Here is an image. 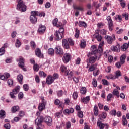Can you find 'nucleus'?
I'll use <instances>...</instances> for the list:
<instances>
[{
    "mask_svg": "<svg viewBox=\"0 0 129 129\" xmlns=\"http://www.w3.org/2000/svg\"><path fill=\"white\" fill-rule=\"evenodd\" d=\"M18 2L17 10L22 12H26L27 11V6H25L24 1L23 0H18Z\"/></svg>",
    "mask_w": 129,
    "mask_h": 129,
    "instance_id": "1",
    "label": "nucleus"
},
{
    "mask_svg": "<svg viewBox=\"0 0 129 129\" xmlns=\"http://www.w3.org/2000/svg\"><path fill=\"white\" fill-rule=\"evenodd\" d=\"M17 62H19L18 65L20 68L23 69V71H27V69L25 68V59L21 56L19 57V59H16Z\"/></svg>",
    "mask_w": 129,
    "mask_h": 129,
    "instance_id": "2",
    "label": "nucleus"
},
{
    "mask_svg": "<svg viewBox=\"0 0 129 129\" xmlns=\"http://www.w3.org/2000/svg\"><path fill=\"white\" fill-rule=\"evenodd\" d=\"M106 20L108 21L109 30H110V31H112L113 30V21H112V19H111L110 16H108L107 17Z\"/></svg>",
    "mask_w": 129,
    "mask_h": 129,
    "instance_id": "3",
    "label": "nucleus"
},
{
    "mask_svg": "<svg viewBox=\"0 0 129 129\" xmlns=\"http://www.w3.org/2000/svg\"><path fill=\"white\" fill-rule=\"evenodd\" d=\"M105 39L108 44H112L113 40L115 41V35H112V36L106 35L105 36Z\"/></svg>",
    "mask_w": 129,
    "mask_h": 129,
    "instance_id": "4",
    "label": "nucleus"
},
{
    "mask_svg": "<svg viewBox=\"0 0 129 129\" xmlns=\"http://www.w3.org/2000/svg\"><path fill=\"white\" fill-rule=\"evenodd\" d=\"M43 120L44 117H43V116L38 117L35 120V124H36L37 126H39V125H41V124H42Z\"/></svg>",
    "mask_w": 129,
    "mask_h": 129,
    "instance_id": "5",
    "label": "nucleus"
},
{
    "mask_svg": "<svg viewBox=\"0 0 129 129\" xmlns=\"http://www.w3.org/2000/svg\"><path fill=\"white\" fill-rule=\"evenodd\" d=\"M35 55L38 58H44V54L41 52V49L40 48H37L35 51Z\"/></svg>",
    "mask_w": 129,
    "mask_h": 129,
    "instance_id": "6",
    "label": "nucleus"
},
{
    "mask_svg": "<svg viewBox=\"0 0 129 129\" xmlns=\"http://www.w3.org/2000/svg\"><path fill=\"white\" fill-rule=\"evenodd\" d=\"M44 121L46 123L48 126H51V125H52V121H53V120L51 117L46 116L44 118Z\"/></svg>",
    "mask_w": 129,
    "mask_h": 129,
    "instance_id": "7",
    "label": "nucleus"
},
{
    "mask_svg": "<svg viewBox=\"0 0 129 129\" xmlns=\"http://www.w3.org/2000/svg\"><path fill=\"white\" fill-rule=\"evenodd\" d=\"M55 36L56 41H60V40L63 38L64 34H63V33H60V32L56 31L55 33Z\"/></svg>",
    "mask_w": 129,
    "mask_h": 129,
    "instance_id": "8",
    "label": "nucleus"
},
{
    "mask_svg": "<svg viewBox=\"0 0 129 129\" xmlns=\"http://www.w3.org/2000/svg\"><path fill=\"white\" fill-rule=\"evenodd\" d=\"M70 58H71V56L69 53L64 54L63 58L64 63H68L70 61Z\"/></svg>",
    "mask_w": 129,
    "mask_h": 129,
    "instance_id": "9",
    "label": "nucleus"
},
{
    "mask_svg": "<svg viewBox=\"0 0 129 129\" xmlns=\"http://www.w3.org/2000/svg\"><path fill=\"white\" fill-rule=\"evenodd\" d=\"M55 52L57 55H63V49L60 46H57L55 48Z\"/></svg>",
    "mask_w": 129,
    "mask_h": 129,
    "instance_id": "10",
    "label": "nucleus"
},
{
    "mask_svg": "<svg viewBox=\"0 0 129 129\" xmlns=\"http://www.w3.org/2000/svg\"><path fill=\"white\" fill-rule=\"evenodd\" d=\"M33 24H36L37 23V17H36V16H39V12L38 11H33Z\"/></svg>",
    "mask_w": 129,
    "mask_h": 129,
    "instance_id": "11",
    "label": "nucleus"
},
{
    "mask_svg": "<svg viewBox=\"0 0 129 129\" xmlns=\"http://www.w3.org/2000/svg\"><path fill=\"white\" fill-rule=\"evenodd\" d=\"M54 80H54V78H53V77L49 76L46 78V83L49 85L52 84V82H54Z\"/></svg>",
    "mask_w": 129,
    "mask_h": 129,
    "instance_id": "12",
    "label": "nucleus"
},
{
    "mask_svg": "<svg viewBox=\"0 0 129 129\" xmlns=\"http://www.w3.org/2000/svg\"><path fill=\"white\" fill-rule=\"evenodd\" d=\"M45 31H46V26L40 24L39 25V28L38 30V32H39V33H45Z\"/></svg>",
    "mask_w": 129,
    "mask_h": 129,
    "instance_id": "13",
    "label": "nucleus"
},
{
    "mask_svg": "<svg viewBox=\"0 0 129 129\" xmlns=\"http://www.w3.org/2000/svg\"><path fill=\"white\" fill-rule=\"evenodd\" d=\"M62 46L64 49H69V43H68L67 39L62 40Z\"/></svg>",
    "mask_w": 129,
    "mask_h": 129,
    "instance_id": "14",
    "label": "nucleus"
},
{
    "mask_svg": "<svg viewBox=\"0 0 129 129\" xmlns=\"http://www.w3.org/2000/svg\"><path fill=\"white\" fill-rule=\"evenodd\" d=\"M33 70L35 72H38L40 70V66L37 63H35V60H33Z\"/></svg>",
    "mask_w": 129,
    "mask_h": 129,
    "instance_id": "15",
    "label": "nucleus"
},
{
    "mask_svg": "<svg viewBox=\"0 0 129 129\" xmlns=\"http://www.w3.org/2000/svg\"><path fill=\"white\" fill-rule=\"evenodd\" d=\"M46 108V104L44 103H41L39 104L38 106V109L39 111H43L44 109Z\"/></svg>",
    "mask_w": 129,
    "mask_h": 129,
    "instance_id": "16",
    "label": "nucleus"
},
{
    "mask_svg": "<svg viewBox=\"0 0 129 129\" xmlns=\"http://www.w3.org/2000/svg\"><path fill=\"white\" fill-rule=\"evenodd\" d=\"M125 59H126V54H122L120 57V62L121 65H123V64L125 63Z\"/></svg>",
    "mask_w": 129,
    "mask_h": 129,
    "instance_id": "17",
    "label": "nucleus"
},
{
    "mask_svg": "<svg viewBox=\"0 0 129 129\" xmlns=\"http://www.w3.org/2000/svg\"><path fill=\"white\" fill-rule=\"evenodd\" d=\"M72 74H73L72 72H70L69 70H68L65 71V75L66 76H68V78L69 79H71L72 77Z\"/></svg>",
    "mask_w": 129,
    "mask_h": 129,
    "instance_id": "18",
    "label": "nucleus"
},
{
    "mask_svg": "<svg viewBox=\"0 0 129 129\" xmlns=\"http://www.w3.org/2000/svg\"><path fill=\"white\" fill-rule=\"evenodd\" d=\"M18 82L20 83V84H23V79H24V77L22 74H19L17 76Z\"/></svg>",
    "mask_w": 129,
    "mask_h": 129,
    "instance_id": "19",
    "label": "nucleus"
},
{
    "mask_svg": "<svg viewBox=\"0 0 129 129\" xmlns=\"http://www.w3.org/2000/svg\"><path fill=\"white\" fill-rule=\"evenodd\" d=\"M81 100L84 103L86 104L88 102H89V100H90V96H87L85 98H81Z\"/></svg>",
    "mask_w": 129,
    "mask_h": 129,
    "instance_id": "20",
    "label": "nucleus"
},
{
    "mask_svg": "<svg viewBox=\"0 0 129 129\" xmlns=\"http://www.w3.org/2000/svg\"><path fill=\"white\" fill-rule=\"evenodd\" d=\"M20 110V107L18 106H14L11 109V111L12 113H15L17 111Z\"/></svg>",
    "mask_w": 129,
    "mask_h": 129,
    "instance_id": "21",
    "label": "nucleus"
},
{
    "mask_svg": "<svg viewBox=\"0 0 129 129\" xmlns=\"http://www.w3.org/2000/svg\"><path fill=\"white\" fill-rule=\"evenodd\" d=\"M97 59V56H91L90 58L89 59V63H91V64H93V63H95V61H96V59Z\"/></svg>",
    "mask_w": 129,
    "mask_h": 129,
    "instance_id": "22",
    "label": "nucleus"
},
{
    "mask_svg": "<svg viewBox=\"0 0 129 129\" xmlns=\"http://www.w3.org/2000/svg\"><path fill=\"white\" fill-rule=\"evenodd\" d=\"M21 87L19 86H17L14 89L12 90V93L14 94H18L20 91Z\"/></svg>",
    "mask_w": 129,
    "mask_h": 129,
    "instance_id": "23",
    "label": "nucleus"
},
{
    "mask_svg": "<svg viewBox=\"0 0 129 129\" xmlns=\"http://www.w3.org/2000/svg\"><path fill=\"white\" fill-rule=\"evenodd\" d=\"M6 117V112L4 110H0V118L4 119Z\"/></svg>",
    "mask_w": 129,
    "mask_h": 129,
    "instance_id": "24",
    "label": "nucleus"
},
{
    "mask_svg": "<svg viewBox=\"0 0 129 129\" xmlns=\"http://www.w3.org/2000/svg\"><path fill=\"white\" fill-rule=\"evenodd\" d=\"M78 24L80 27H84V28L87 27V24L84 21H79Z\"/></svg>",
    "mask_w": 129,
    "mask_h": 129,
    "instance_id": "25",
    "label": "nucleus"
},
{
    "mask_svg": "<svg viewBox=\"0 0 129 129\" xmlns=\"http://www.w3.org/2000/svg\"><path fill=\"white\" fill-rule=\"evenodd\" d=\"M97 125L99 126L100 129H103L105 126V124L102 123L100 121L97 122Z\"/></svg>",
    "mask_w": 129,
    "mask_h": 129,
    "instance_id": "26",
    "label": "nucleus"
},
{
    "mask_svg": "<svg viewBox=\"0 0 129 129\" xmlns=\"http://www.w3.org/2000/svg\"><path fill=\"white\" fill-rule=\"evenodd\" d=\"M91 49L92 54H94V55L97 54V49L95 45L92 46Z\"/></svg>",
    "mask_w": 129,
    "mask_h": 129,
    "instance_id": "27",
    "label": "nucleus"
},
{
    "mask_svg": "<svg viewBox=\"0 0 129 129\" xmlns=\"http://www.w3.org/2000/svg\"><path fill=\"white\" fill-rule=\"evenodd\" d=\"M112 50L114 52H119V45H117L116 46H113Z\"/></svg>",
    "mask_w": 129,
    "mask_h": 129,
    "instance_id": "28",
    "label": "nucleus"
},
{
    "mask_svg": "<svg viewBox=\"0 0 129 129\" xmlns=\"http://www.w3.org/2000/svg\"><path fill=\"white\" fill-rule=\"evenodd\" d=\"M97 66V64H96V63H95V64L92 65L89 68V71H90V72L94 71V70H95V69L96 68Z\"/></svg>",
    "mask_w": 129,
    "mask_h": 129,
    "instance_id": "29",
    "label": "nucleus"
},
{
    "mask_svg": "<svg viewBox=\"0 0 129 129\" xmlns=\"http://www.w3.org/2000/svg\"><path fill=\"white\" fill-rule=\"evenodd\" d=\"M128 48V44L126 43H124L122 46H121V50L122 51H126L127 49Z\"/></svg>",
    "mask_w": 129,
    "mask_h": 129,
    "instance_id": "30",
    "label": "nucleus"
},
{
    "mask_svg": "<svg viewBox=\"0 0 129 129\" xmlns=\"http://www.w3.org/2000/svg\"><path fill=\"white\" fill-rule=\"evenodd\" d=\"M73 7L75 10H79V11H84V10L83 9V8H82L80 6L77 7L76 5L74 4L73 5Z\"/></svg>",
    "mask_w": 129,
    "mask_h": 129,
    "instance_id": "31",
    "label": "nucleus"
},
{
    "mask_svg": "<svg viewBox=\"0 0 129 129\" xmlns=\"http://www.w3.org/2000/svg\"><path fill=\"white\" fill-rule=\"evenodd\" d=\"M94 113L96 116L98 115V107L97 106H95L94 107Z\"/></svg>",
    "mask_w": 129,
    "mask_h": 129,
    "instance_id": "32",
    "label": "nucleus"
},
{
    "mask_svg": "<svg viewBox=\"0 0 129 129\" xmlns=\"http://www.w3.org/2000/svg\"><path fill=\"white\" fill-rule=\"evenodd\" d=\"M115 79H116V78H118L119 76H121V73H120V71H117L116 72H115Z\"/></svg>",
    "mask_w": 129,
    "mask_h": 129,
    "instance_id": "33",
    "label": "nucleus"
},
{
    "mask_svg": "<svg viewBox=\"0 0 129 129\" xmlns=\"http://www.w3.org/2000/svg\"><path fill=\"white\" fill-rule=\"evenodd\" d=\"M21 45H22L21 41L17 39L15 43V47H16V48H20V47H21Z\"/></svg>",
    "mask_w": 129,
    "mask_h": 129,
    "instance_id": "34",
    "label": "nucleus"
},
{
    "mask_svg": "<svg viewBox=\"0 0 129 129\" xmlns=\"http://www.w3.org/2000/svg\"><path fill=\"white\" fill-rule=\"evenodd\" d=\"M113 95H115V96H117V97H119V92L116 90V89H114V90L113 91Z\"/></svg>",
    "mask_w": 129,
    "mask_h": 129,
    "instance_id": "35",
    "label": "nucleus"
},
{
    "mask_svg": "<svg viewBox=\"0 0 129 129\" xmlns=\"http://www.w3.org/2000/svg\"><path fill=\"white\" fill-rule=\"evenodd\" d=\"M54 53H55V50H54V49L52 48L48 49V53L49 55H54Z\"/></svg>",
    "mask_w": 129,
    "mask_h": 129,
    "instance_id": "36",
    "label": "nucleus"
},
{
    "mask_svg": "<svg viewBox=\"0 0 129 129\" xmlns=\"http://www.w3.org/2000/svg\"><path fill=\"white\" fill-rule=\"evenodd\" d=\"M80 46L81 48H85V46H86V42H85L84 40H82Z\"/></svg>",
    "mask_w": 129,
    "mask_h": 129,
    "instance_id": "37",
    "label": "nucleus"
},
{
    "mask_svg": "<svg viewBox=\"0 0 129 129\" xmlns=\"http://www.w3.org/2000/svg\"><path fill=\"white\" fill-rule=\"evenodd\" d=\"M39 75L40 77L45 78L46 77V76H47V74H46V73H45L44 71H40L39 73Z\"/></svg>",
    "mask_w": 129,
    "mask_h": 129,
    "instance_id": "38",
    "label": "nucleus"
},
{
    "mask_svg": "<svg viewBox=\"0 0 129 129\" xmlns=\"http://www.w3.org/2000/svg\"><path fill=\"white\" fill-rule=\"evenodd\" d=\"M81 93L82 94H85L86 93V88L85 87H82L80 90Z\"/></svg>",
    "mask_w": 129,
    "mask_h": 129,
    "instance_id": "39",
    "label": "nucleus"
},
{
    "mask_svg": "<svg viewBox=\"0 0 129 129\" xmlns=\"http://www.w3.org/2000/svg\"><path fill=\"white\" fill-rule=\"evenodd\" d=\"M57 95L58 97H61L63 95V91L60 90L57 92Z\"/></svg>",
    "mask_w": 129,
    "mask_h": 129,
    "instance_id": "40",
    "label": "nucleus"
},
{
    "mask_svg": "<svg viewBox=\"0 0 129 129\" xmlns=\"http://www.w3.org/2000/svg\"><path fill=\"white\" fill-rule=\"evenodd\" d=\"M115 20L118 21V22H121V21H122V18L120 15H118L117 17H115Z\"/></svg>",
    "mask_w": 129,
    "mask_h": 129,
    "instance_id": "41",
    "label": "nucleus"
},
{
    "mask_svg": "<svg viewBox=\"0 0 129 129\" xmlns=\"http://www.w3.org/2000/svg\"><path fill=\"white\" fill-rule=\"evenodd\" d=\"M78 116L80 117V118H82V117H83V112L81 111L78 112Z\"/></svg>",
    "mask_w": 129,
    "mask_h": 129,
    "instance_id": "42",
    "label": "nucleus"
},
{
    "mask_svg": "<svg viewBox=\"0 0 129 129\" xmlns=\"http://www.w3.org/2000/svg\"><path fill=\"white\" fill-rule=\"evenodd\" d=\"M5 54V48L2 47L0 48V56H3Z\"/></svg>",
    "mask_w": 129,
    "mask_h": 129,
    "instance_id": "43",
    "label": "nucleus"
},
{
    "mask_svg": "<svg viewBox=\"0 0 129 129\" xmlns=\"http://www.w3.org/2000/svg\"><path fill=\"white\" fill-rule=\"evenodd\" d=\"M122 18H125V20H128V13H125L122 15Z\"/></svg>",
    "mask_w": 129,
    "mask_h": 129,
    "instance_id": "44",
    "label": "nucleus"
},
{
    "mask_svg": "<svg viewBox=\"0 0 129 129\" xmlns=\"http://www.w3.org/2000/svg\"><path fill=\"white\" fill-rule=\"evenodd\" d=\"M102 52H103V49H102V47H101V46H99L98 49H97V53H99V54H100V53H102Z\"/></svg>",
    "mask_w": 129,
    "mask_h": 129,
    "instance_id": "45",
    "label": "nucleus"
},
{
    "mask_svg": "<svg viewBox=\"0 0 129 129\" xmlns=\"http://www.w3.org/2000/svg\"><path fill=\"white\" fill-rule=\"evenodd\" d=\"M24 98V94L23 93V92H20L18 94V98L19 99H22V98Z\"/></svg>",
    "mask_w": 129,
    "mask_h": 129,
    "instance_id": "46",
    "label": "nucleus"
},
{
    "mask_svg": "<svg viewBox=\"0 0 129 129\" xmlns=\"http://www.w3.org/2000/svg\"><path fill=\"white\" fill-rule=\"evenodd\" d=\"M8 84L9 86H12L14 84V81L12 79H9L8 80Z\"/></svg>",
    "mask_w": 129,
    "mask_h": 129,
    "instance_id": "47",
    "label": "nucleus"
},
{
    "mask_svg": "<svg viewBox=\"0 0 129 129\" xmlns=\"http://www.w3.org/2000/svg\"><path fill=\"white\" fill-rule=\"evenodd\" d=\"M73 97L74 99H76L78 97V93L77 92H74L73 94Z\"/></svg>",
    "mask_w": 129,
    "mask_h": 129,
    "instance_id": "48",
    "label": "nucleus"
},
{
    "mask_svg": "<svg viewBox=\"0 0 129 129\" xmlns=\"http://www.w3.org/2000/svg\"><path fill=\"white\" fill-rule=\"evenodd\" d=\"M93 86L94 87H96L97 86V81H96V79H93Z\"/></svg>",
    "mask_w": 129,
    "mask_h": 129,
    "instance_id": "49",
    "label": "nucleus"
},
{
    "mask_svg": "<svg viewBox=\"0 0 129 129\" xmlns=\"http://www.w3.org/2000/svg\"><path fill=\"white\" fill-rule=\"evenodd\" d=\"M68 42H69L70 45H71V46H73L74 45V42H73V40H72V39H71V38H69L67 40Z\"/></svg>",
    "mask_w": 129,
    "mask_h": 129,
    "instance_id": "50",
    "label": "nucleus"
},
{
    "mask_svg": "<svg viewBox=\"0 0 129 129\" xmlns=\"http://www.w3.org/2000/svg\"><path fill=\"white\" fill-rule=\"evenodd\" d=\"M102 81L103 84H104V85H109V82H108V81L105 79H103L102 80Z\"/></svg>",
    "mask_w": 129,
    "mask_h": 129,
    "instance_id": "51",
    "label": "nucleus"
},
{
    "mask_svg": "<svg viewBox=\"0 0 129 129\" xmlns=\"http://www.w3.org/2000/svg\"><path fill=\"white\" fill-rule=\"evenodd\" d=\"M52 23L53 26H57V24L58 23V18L54 19L52 21Z\"/></svg>",
    "mask_w": 129,
    "mask_h": 129,
    "instance_id": "52",
    "label": "nucleus"
},
{
    "mask_svg": "<svg viewBox=\"0 0 129 129\" xmlns=\"http://www.w3.org/2000/svg\"><path fill=\"white\" fill-rule=\"evenodd\" d=\"M35 79L36 82H37V83H40V77H39V76H38V75H36Z\"/></svg>",
    "mask_w": 129,
    "mask_h": 129,
    "instance_id": "53",
    "label": "nucleus"
},
{
    "mask_svg": "<svg viewBox=\"0 0 129 129\" xmlns=\"http://www.w3.org/2000/svg\"><path fill=\"white\" fill-rule=\"evenodd\" d=\"M75 36L76 38H78V37H79V30L77 28L76 29V33Z\"/></svg>",
    "mask_w": 129,
    "mask_h": 129,
    "instance_id": "54",
    "label": "nucleus"
},
{
    "mask_svg": "<svg viewBox=\"0 0 129 129\" xmlns=\"http://www.w3.org/2000/svg\"><path fill=\"white\" fill-rule=\"evenodd\" d=\"M112 97H113L112 94H109L107 97V101H109L111 99V98H112Z\"/></svg>",
    "mask_w": 129,
    "mask_h": 129,
    "instance_id": "55",
    "label": "nucleus"
},
{
    "mask_svg": "<svg viewBox=\"0 0 129 129\" xmlns=\"http://www.w3.org/2000/svg\"><path fill=\"white\" fill-rule=\"evenodd\" d=\"M23 88L25 91H28V90H29V86L27 84L23 85Z\"/></svg>",
    "mask_w": 129,
    "mask_h": 129,
    "instance_id": "56",
    "label": "nucleus"
},
{
    "mask_svg": "<svg viewBox=\"0 0 129 129\" xmlns=\"http://www.w3.org/2000/svg\"><path fill=\"white\" fill-rule=\"evenodd\" d=\"M64 31H65L64 28L60 27L59 29L58 33H60V34H62L63 35H64Z\"/></svg>",
    "mask_w": 129,
    "mask_h": 129,
    "instance_id": "57",
    "label": "nucleus"
},
{
    "mask_svg": "<svg viewBox=\"0 0 129 129\" xmlns=\"http://www.w3.org/2000/svg\"><path fill=\"white\" fill-rule=\"evenodd\" d=\"M96 38L97 39V41H98L99 42H100V41H101L102 39V37H101V35H100L99 34L97 35Z\"/></svg>",
    "mask_w": 129,
    "mask_h": 129,
    "instance_id": "58",
    "label": "nucleus"
},
{
    "mask_svg": "<svg viewBox=\"0 0 129 129\" xmlns=\"http://www.w3.org/2000/svg\"><path fill=\"white\" fill-rule=\"evenodd\" d=\"M4 127L6 129H11V125L10 123H7L4 125Z\"/></svg>",
    "mask_w": 129,
    "mask_h": 129,
    "instance_id": "59",
    "label": "nucleus"
},
{
    "mask_svg": "<svg viewBox=\"0 0 129 129\" xmlns=\"http://www.w3.org/2000/svg\"><path fill=\"white\" fill-rule=\"evenodd\" d=\"M110 113L111 115L115 116L116 115V110H112Z\"/></svg>",
    "mask_w": 129,
    "mask_h": 129,
    "instance_id": "60",
    "label": "nucleus"
},
{
    "mask_svg": "<svg viewBox=\"0 0 129 129\" xmlns=\"http://www.w3.org/2000/svg\"><path fill=\"white\" fill-rule=\"evenodd\" d=\"M60 69H61V72H64L65 70H67V68H66V67H65L64 65H62L61 66Z\"/></svg>",
    "mask_w": 129,
    "mask_h": 129,
    "instance_id": "61",
    "label": "nucleus"
},
{
    "mask_svg": "<svg viewBox=\"0 0 129 129\" xmlns=\"http://www.w3.org/2000/svg\"><path fill=\"white\" fill-rule=\"evenodd\" d=\"M19 115L20 117H23V116H24V115H25V112H24L23 111H20L19 112Z\"/></svg>",
    "mask_w": 129,
    "mask_h": 129,
    "instance_id": "62",
    "label": "nucleus"
},
{
    "mask_svg": "<svg viewBox=\"0 0 129 129\" xmlns=\"http://www.w3.org/2000/svg\"><path fill=\"white\" fill-rule=\"evenodd\" d=\"M66 127L67 129H69L70 127H71V123H70V122H68L66 123Z\"/></svg>",
    "mask_w": 129,
    "mask_h": 129,
    "instance_id": "63",
    "label": "nucleus"
},
{
    "mask_svg": "<svg viewBox=\"0 0 129 129\" xmlns=\"http://www.w3.org/2000/svg\"><path fill=\"white\" fill-rule=\"evenodd\" d=\"M100 34L102 35H106V31L104 29H102L100 31Z\"/></svg>",
    "mask_w": 129,
    "mask_h": 129,
    "instance_id": "64",
    "label": "nucleus"
}]
</instances>
